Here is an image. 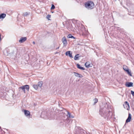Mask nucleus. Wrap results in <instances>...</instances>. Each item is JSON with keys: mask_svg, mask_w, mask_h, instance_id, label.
<instances>
[{"mask_svg": "<svg viewBox=\"0 0 134 134\" xmlns=\"http://www.w3.org/2000/svg\"><path fill=\"white\" fill-rule=\"evenodd\" d=\"M4 54H5V55H8V54H5V53H4Z\"/></svg>", "mask_w": 134, "mask_h": 134, "instance_id": "nucleus-30", "label": "nucleus"}, {"mask_svg": "<svg viewBox=\"0 0 134 134\" xmlns=\"http://www.w3.org/2000/svg\"><path fill=\"white\" fill-rule=\"evenodd\" d=\"M131 119V115L130 113L129 114L128 117L126 121V123L130 122Z\"/></svg>", "mask_w": 134, "mask_h": 134, "instance_id": "nucleus-9", "label": "nucleus"}, {"mask_svg": "<svg viewBox=\"0 0 134 134\" xmlns=\"http://www.w3.org/2000/svg\"><path fill=\"white\" fill-rule=\"evenodd\" d=\"M59 47H58L57 48V49H59Z\"/></svg>", "mask_w": 134, "mask_h": 134, "instance_id": "nucleus-31", "label": "nucleus"}, {"mask_svg": "<svg viewBox=\"0 0 134 134\" xmlns=\"http://www.w3.org/2000/svg\"><path fill=\"white\" fill-rule=\"evenodd\" d=\"M79 54H77L76 55L74 58V59L75 60H77L79 59Z\"/></svg>", "mask_w": 134, "mask_h": 134, "instance_id": "nucleus-15", "label": "nucleus"}, {"mask_svg": "<svg viewBox=\"0 0 134 134\" xmlns=\"http://www.w3.org/2000/svg\"><path fill=\"white\" fill-rule=\"evenodd\" d=\"M43 84V82L42 81H40L38 82V87H41L42 86Z\"/></svg>", "mask_w": 134, "mask_h": 134, "instance_id": "nucleus-17", "label": "nucleus"}, {"mask_svg": "<svg viewBox=\"0 0 134 134\" xmlns=\"http://www.w3.org/2000/svg\"><path fill=\"white\" fill-rule=\"evenodd\" d=\"M6 15L4 13H2L0 14V19H4L6 16Z\"/></svg>", "mask_w": 134, "mask_h": 134, "instance_id": "nucleus-13", "label": "nucleus"}, {"mask_svg": "<svg viewBox=\"0 0 134 134\" xmlns=\"http://www.w3.org/2000/svg\"><path fill=\"white\" fill-rule=\"evenodd\" d=\"M99 112L101 115L107 120L111 118L113 115L112 113L109 110L108 105L107 104H105L103 108L100 107Z\"/></svg>", "mask_w": 134, "mask_h": 134, "instance_id": "nucleus-1", "label": "nucleus"}, {"mask_svg": "<svg viewBox=\"0 0 134 134\" xmlns=\"http://www.w3.org/2000/svg\"><path fill=\"white\" fill-rule=\"evenodd\" d=\"M125 86L127 87L133 86V83L132 82H127L125 83Z\"/></svg>", "mask_w": 134, "mask_h": 134, "instance_id": "nucleus-8", "label": "nucleus"}, {"mask_svg": "<svg viewBox=\"0 0 134 134\" xmlns=\"http://www.w3.org/2000/svg\"><path fill=\"white\" fill-rule=\"evenodd\" d=\"M51 17V15L49 14H48L47 16V18L48 19L49 18H50Z\"/></svg>", "mask_w": 134, "mask_h": 134, "instance_id": "nucleus-27", "label": "nucleus"}, {"mask_svg": "<svg viewBox=\"0 0 134 134\" xmlns=\"http://www.w3.org/2000/svg\"><path fill=\"white\" fill-rule=\"evenodd\" d=\"M66 120L65 121V122H66Z\"/></svg>", "mask_w": 134, "mask_h": 134, "instance_id": "nucleus-32", "label": "nucleus"}, {"mask_svg": "<svg viewBox=\"0 0 134 134\" xmlns=\"http://www.w3.org/2000/svg\"><path fill=\"white\" fill-rule=\"evenodd\" d=\"M75 129V134H87V132L81 129L80 127H76Z\"/></svg>", "mask_w": 134, "mask_h": 134, "instance_id": "nucleus-3", "label": "nucleus"}, {"mask_svg": "<svg viewBox=\"0 0 134 134\" xmlns=\"http://www.w3.org/2000/svg\"><path fill=\"white\" fill-rule=\"evenodd\" d=\"M127 74L130 76H132V74H131V71H130L129 70V69H127V70H126V71Z\"/></svg>", "mask_w": 134, "mask_h": 134, "instance_id": "nucleus-16", "label": "nucleus"}, {"mask_svg": "<svg viewBox=\"0 0 134 134\" xmlns=\"http://www.w3.org/2000/svg\"><path fill=\"white\" fill-rule=\"evenodd\" d=\"M65 55H66L69 56L70 58H72L73 57L72 54V53H71L70 51H68L66 52L65 53Z\"/></svg>", "mask_w": 134, "mask_h": 134, "instance_id": "nucleus-11", "label": "nucleus"}, {"mask_svg": "<svg viewBox=\"0 0 134 134\" xmlns=\"http://www.w3.org/2000/svg\"><path fill=\"white\" fill-rule=\"evenodd\" d=\"M90 64L88 63L87 62L85 64V66L87 68H89L90 67Z\"/></svg>", "mask_w": 134, "mask_h": 134, "instance_id": "nucleus-20", "label": "nucleus"}, {"mask_svg": "<svg viewBox=\"0 0 134 134\" xmlns=\"http://www.w3.org/2000/svg\"><path fill=\"white\" fill-rule=\"evenodd\" d=\"M29 14L27 12H25L23 13V16H26Z\"/></svg>", "mask_w": 134, "mask_h": 134, "instance_id": "nucleus-24", "label": "nucleus"}, {"mask_svg": "<svg viewBox=\"0 0 134 134\" xmlns=\"http://www.w3.org/2000/svg\"><path fill=\"white\" fill-rule=\"evenodd\" d=\"M123 69L125 71H126V70L127 69H129L127 68V67L126 66H123Z\"/></svg>", "mask_w": 134, "mask_h": 134, "instance_id": "nucleus-21", "label": "nucleus"}, {"mask_svg": "<svg viewBox=\"0 0 134 134\" xmlns=\"http://www.w3.org/2000/svg\"><path fill=\"white\" fill-rule=\"evenodd\" d=\"M24 114L26 116H30V112L29 111L25 110H24Z\"/></svg>", "mask_w": 134, "mask_h": 134, "instance_id": "nucleus-12", "label": "nucleus"}, {"mask_svg": "<svg viewBox=\"0 0 134 134\" xmlns=\"http://www.w3.org/2000/svg\"><path fill=\"white\" fill-rule=\"evenodd\" d=\"M123 105L125 108L126 109L128 110H129L130 106L129 104L127 102H125L124 104Z\"/></svg>", "mask_w": 134, "mask_h": 134, "instance_id": "nucleus-5", "label": "nucleus"}, {"mask_svg": "<svg viewBox=\"0 0 134 134\" xmlns=\"http://www.w3.org/2000/svg\"><path fill=\"white\" fill-rule=\"evenodd\" d=\"M27 39L26 37H21L19 41V42L20 43H23Z\"/></svg>", "mask_w": 134, "mask_h": 134, "instance_id": "nucleus-7", "label": "nucleus"}, {"mask_svg": "<svg viewBox=\"0 0 134 134\" xmlns=\"http://www.w3.org/2000/svg\"><path fill=\"white\" fill-rule=\"evenodd\" d=\"M93 101H94V104H95L98 102V99L97 98H95L94 99Z\"/></svg>", "mask_w": 134, "mask_h": 134, "instance_id": "nucleus-22", "label": "nucleus"}, {"mask_svg": "<svg viewBox=\"0 0 134 134\" xmlns=\"http://www.w3.org/2000/svg\"><path fill=\"white\" fill-rule=\"evenodd\" d=\"M77 67L78 69H80L82 70H84L85 69L83 67H81L80 66V65L78 63L77 64Z\"/></svg>", "mask_w": 134, "mask_h": 134, "instance_id": "nucleus-14", "label": "nucleus"}, {"mask_svg": "<svg viewBox=\"0 0 134 134\" xmlns=\"http://www.w3.org/2000/svg\"><path fill=\"white\" fill-rule=\"evenodd\" d=\"M131 93L133 96H134V92L132 91H131Z\"/></svg>", "mask_w": 134, "mask_h": 134, "instance_id": "nucleus-28", "label": "nucleus"}, {"mask_svg": "<svg viewBox=\"0 0 134 134\" xmlns=\"http://www.w3.org/2000/svg\"><path fill=\"white\" fill-rule=\"evenodd\" d=\"M3 94V93L2 92H1L0 90V97L2 96Z\"/></svg>", "mask_w": 134, "mask_h": 134, "instance_id": "nucleus-26", "label": "nucleus"}, {"mask_svg": "<svg viewBox=\"0 0 134 134\" xmlns=\"http://www.w3.org/2000/svg\"><path fill=\"white\" fill-rule=\"evenodd\" d=\"M68 115H67L68 116V117H69L70 118H74V116H72V115H71L70 113H69L68 111L67 112Z\"/></svg>", "mask_w": 134, "mask_h": 134, "instance_id": "nucleus-19", "label": "nucleus"}, {"mask_svg": "<svg viewBox=\"0 0 134 134\" xmlns=\"http://www.w3.org/2000/svg\"><path fill=\"white\" fill-rule=\"evenodd\" d=\"M85 7L88 9H92L94 7V3L91 1H88L85 3Z\"/></svg>", "mask_w": 134, "mask_h": 134, "instance_id": "nucleus-2", "label": "nucleus"}, {"mask_svg": "<svg viewBox=\"0 0 134 134\" xmlns=\"http://www.w3.org/2000/svg\"><path fill=\"white\" fill-rule=\"evenodd\" d=\"M33 43L34 44H35V42L34 41L33 42Z\"/></svg>", "mask_w": 134, "mask_h": 134, "instance_id": "nucleus-29", "label": "nucleus"}, {"mask_svg": "<svg viewBox=\"0 0 134 134\" xmlns=\"http://www.w3.org/2000/svg\"><path fill=\"white\" fill-rule=\"evenodd\" d=\"M67 37L68 38H73L74 39H75V37L72 36L71 34L68 35L67 36Z\"/></svg>", "mask_w": 134, "mask_h": 134, "instance_id": "nucleus-18", "label": "nucleus"}, {"mask_svg": "<svg viewBox=\"0 0 134 134\" xmlns=\"http://www.w3.org/2000/svg\"><path fill=\"white\" fill-rule=\"evenodd\" d=\"M55 8V6L53 4H52V5L51 7V9H54Z\"/></svg>", "mask_w": 134, "mask_h": 134, "instance_id": "nucleus-25", "label": "nucleus"}, {"mask_svg": "<svg viewBox=\"0 0 134 134\" xmlns=\"http://www.w3.org/2000/svg\"><path fill=\"white\" fill-rule=\"evenodd\" d=\"M62 41L64 46H66L68 44L66 39L65 37H64L62 39Z\"/></svg>", "mask_w": 134, "mask_h": 134, "instance_id": "nucleus-6", "label": "nucleus"}, {"mask_svg": "<svg viewBox=\"0 0 134 134\" xmlns=\"http://www.w3.org/2000/svg\"><path fill=\"white\" fill-rule=\"evenodd\" d=\"M19 88L22 89L25 93V89L27 91H29V86L28 85H26L24 86L20 87Z\"/></svg>", "mask_w": 134, "mask_h": 134, "instance_id": "nucleus-4", "label": "nucleus"}, {"mask_svg": "<svg viewBox=\"0 0 134 134\" xmlns=\"http://www.w3.org/2000/svg\"><path fill=\"white\" fill-rule=\"evenodd\" d=\"M74 73L75 76L76 77H78L79 78H81L83 77V76L82 75L78 73L74 72Z\"/></svg>", "mask_w": 134, "mask_h": 134, "instance_id": "nucleus-10", "label": "nucleus"}, {"mask_svg": "<svg viewBox=\"0 0 134 134\" xmlns=\"http://www.w3.org/2000/svg\"><path fill=\"white\" fill-rule=\"evenodd\" d=\"M33 87L36 90H37L38 88V86L36 85H34L33 86Z\"/></svg>", "mask_w": 134, "mask_h": 134, "instance_id": "nucleus-23", "label": "nucleus"}]
</instances>
